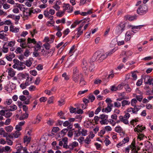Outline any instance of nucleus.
<instances>
[{"label":"nucleus","instance_id":"c85d7f7f","mask_svg":"<svg viewBox=\"0 0 153 153\" xmlns=\"http://www.w3.org/2000/svg\"><path fill=\"white\" fill-rule=\"evenodd\" d=\"M78 143L76 141H74L70 144V149L72 150L73 149L78 146Z\"/></svg>","mask_w":153,"mask_h":153},{"label":"nucleus","instance_id":"5fc2aeb1","mask_svg":"<svg viewBox=\"0 0 153 153\" xmlns=\"http://www.w3.org/2000/svg\"><path fill=\"white\" fill-rule=\"evenodd\" d=\"M137 134L138 139H140V140H142L145 137L144 135L141 133H139V134Z\"/></svg>","mask_w":153,"mask_h":153},{"label":"nucleus","instance_id":"09e8293b","mask_svg":"<svg viewBox=\"0 0 153 153\" xmlns=\"http://www.w3.org/2000/svg\"><path fill=\"white\" fill-rule=\"evenodd\" d=\"M15 43L16 42L15 41H10L8 43L7 46L10 47H13L15 45Z\"/></svg>","mask_w":153,"mask_h":153},{"label":"nucleus","instance_id":"69168bd1","mask_svg":"<svg viewBox=\"0 0 153 153\" xmlns=\"http://www.w3.org/2000/svg\"><path fill=\"white\" fill-rule=\"evenodd\" d=\"M3 8L4 9L7 10L9 9L10 7V6L7 3H5L3 4Z\"/></svg>","mask_w":153,"mask_h":153},{"label":"nucleus","instance_id":"aec40b11","mask_svg":"<svg viewBox=\"0 0 153 153\" xmlns=\"http://www.w3.org/2000/svg\"><path fill=\"white\" fill-rule=\"evenodd\" d=\"M0 135L3 136V137H5L8 136V133L3 128H0Z\"/></svg>","mask_w":153,"mask_h":153},{"label":"nucleus","instance_id":"f8f14e48","mask_svg":"<svg viewBox=\"0 0 153 153\" xmlns=\"http://www.w3.org/2000/svg\"><path fill=\"white\" fill-rule=\"evenodd\" d=\"M17 42L20 43V46L23 48H25L27 46L25 39H19L17 40Z\"/></svg>","mask_w":153,"mask_h":153},{"label":"nucleus","instance_id":"864d4df0","mask_svg":"<svg viewBox=\"0 0 153 153\" xmlns=\"http://www.w3.org/2000/svg\"><path fill=\"white\" fill-rule=\"evenodd\" d=\"M65 11L63 10L62 11H59L56 13V15L57 16L61 17L64 14Z\"/></svg>","mask_w":153,"mask_h":153},{"label":"nucleus","instance_id":"a878e982","mask_svg":"<svg viewBox=\"0 0 153 153\" xmlns=\"http://www.w3.org/2000/svg\"><path fill=\"white\" fill-rule=\"evenodd\" d=\"M115 131L117 132L120 134H121V133L124 134L123 129L120 126H116L115 128Z\"/></svg>","mask_w":153,"mask_h":153},{"label":"nucleus","instance_id":"bf43d9fd","mask_svg":"<svg viewBox=\"0 0 153 153\" xmlns=\"http://www.w3.org/2000/svg\"><path fill=\"white\" fill-rule=\"evenodd\" d=\"M74 22L75 23L76 25H78L81 22L82 23V24L84 25V24L86 22V21L85 20H81L80 21H78L77 20H76Z\"/></svg>","mask_w":153,"mask_h":153},{"label":"nucleus","instance_id":"4be33fe9","mask_svg":"<svg viewBox=\"0 0 153 153\" xmlns=\"http://www.w3.org/2000/svg\"><path fill=\"white\" fill-rule=\"evenodd\" d=\"M52 147L53 149L55 150H57L61 149V148L59 146L57 145V143L56 141L53 142L51 144Z\"/></svg>","mask_w":153,"mask_h":153},{"label":"nucleus","instance_id":"de8ad7c7","mask_svg":"<svg viewBox=\"0 0 153 153\" xmlns=\"http://www.w3.org/2000/svg\"><path fill=\"white\" fill-rule=\"evenodd\" d=\"M4 149L5 152H10L12 151V149H11L10 147L8 146H5L4 147Z\"/></svg>","mask_w":153,"mask_h":153},{"label":"nucleus","instance_id":"f704fd0d","mask_svg":"<svg viewBox=\"0 0 153 153\" xmlns=\"http://www.w3.org/2000/svg\"><path fill=\"white\" fill-rule=\"evenodd\" d=\"M135 141H133L131 143V145L129 147H128V148H129V149L133 150L135 149V150H136V147L135 146Z\"/></svg>","mask_w":153,"mask_h":153},{"label":"nucleus","instance_id":"603ef678","mask_svg":"<svg viewBox=\"0 0 153 153\" xmlns=\"http://www.w3.org/2000/svg\"><path fill=\"white\" fill-rule=\"evenodd\" d=\"M114 106L115 107L118 108H120L121 106V103L118 101H116L114 102Z\"/></svg>","mask_w":153,"mask_h":153},{"label":"nucleus","instance_id":"c756f323","mask_svg":"<svg viewBox=\"0 0 153 153\" xmlns=\"http://www.w3.org/2000/svg\"><path fill=\"white\" fill-rule=\"evenodd\" d=\"M84 142L85 143V146L87 147H88V145L91 143V140L88 138V137H87L84 140Z\"/></svg>","mask_w":153,"mask_h":153},{"label":"nucleus","instance_id":"473e14b6","mask_svg":"<svg viewBox=\"0 0 153 153\" xmlns=\"http://www.w3.org/2000/svg\"><path fill=\"white\" fill-rule=\"evenodd\" d=\"M24 142L26 144H28L30 142L31 138L30 137L27 136H25L24 137Z\"/></svg>","mask_w":153,"mask_h":153},{"label":"nucleus","instance_id":"4468645a","mask_svg":"<svg viewBox=\"0 0 153 153\" xmlns=\"http://www.w3.org/2000/svg\"><path fill=\"white\" fill-rule=\"evenodd\" d=\"M25 121L19 122L18 125L16 126L15 128V129L16 131H20L22 130V127L25 124Z\"/></svg>","mask_w":153,"mask_h":153},{"label":"nucleus","instance_id":"8fccbe9b","mask_svg":"<svg viewBox=\"0 0 153 153\" xmlns=\"http://www.w3.org/2000/svg\"><path fill=\"white\" fill-rule=\"evenodd\" d=\"M86 84V82L84 80L83 78L81 79L79 82L80 85V86H83L85 85Z\"/></svg>","mask_w":153,"mask_h":153},{"label":"nucleus","instance_id":"1a4fd4ad","mask_svg":"<svg viewBox=\"0 0 153 153\" xmlns=\"http://www.w3.org/2000/svg\"><path fill=\"white\" fill-rule=\"evenodd\" d=\"M125 27V24L123 23H121L117 27L116 30L118 33H121L124 30Z\"/></svg>","mask_w":153,"mask_h":153},{"label":"nucleus","instance_id":"b1692460","mask_svg":"<svg viewBox=\"0 0 153 153\" xmlns=\"http://www.w3.org/2000/svg\"><path fill=\"white\" fill-rule=\"evenodd\" d=\"M119 118L121 122H123V123L126 124L128 123V120L123 117L122 116H120L119 117Z\"/></svg>","mask_w":153,"mask_h":153},{"label":"nucleus","instance_id":"ddd939ff","mask_svg":"<svg viewBox=\"0 0 153 153\" xmlns=\"http://www.w3.org/2000/svg\"><path fill=\"white\" fill-rule=\"evenodd\" d=\"M62 2L59 0L56 1L55 4L53 6V7L56 10L58 11L60 8V5H61Z\"/></svg>","mask_w":153,"mask_h":153},{"label":"nucleus","instance_id":"680f3d73","mask_svg":"<svg viewBox=\"0 0 153 153\" xmlns=\"http://www.w3.org/2000/svg\"><path fill=\"white\" fill-rule=\"evenodd\" d=\"M19 149H20L21 152L22 151H23V152H22V153H28L27 151V149L26 147H21Z\"/></svg>","mask_w":153,"mask_h":153},{"label":"nucleus","instance_id":"774afa93","mask_svg":"<svg viewBox=\"0 0 153 153\" xmlns=\"http://www.w3.org/2000/svg\"><path fill=\"white\" fill-rule=\"evenodd\" d=\"M88 98L89 101L92 102L95 99V97L93 95H90L89 96Z\"/></svg>","mask_w":153,"mask_h":153},{"label":"nucleus","instance_id":"423d86ee","mask_svg":"<svg viewBox=\"0 0 153 153\" xmlns=\"http://www.w3.org/2000/svg\"><path fill=\"white\" fill-rule=\"evenodd\" d=\"M21 135L20 131H15L14 132L10 134H8V137L13 140L15 138H18Z\"/></svg>","mask_w":153,"mask_h":153},{"label":"nucleus","instance_id":"c9c22d12","mask_svg":"<svg viewBox=\"0 0 153 153\" xmlns=\"http://www.w3.org/2000/svg\"><path fill=\"white\" fill-rule=\"evenodd\" d=\"M28 116V114L27 113H25L21 115L19 118L20 120H23L27 118Z\"/></svg>","mask_w":153,"mask_h":153},{"label":"nucleus","instance_id":"f257e3e1","mask_svg":"<svg viewBox=\"0 0 153 153\" xmlns=\"http://www.w3.org/2000/svg\"><path fill=\"white\" fill-rule=\"evenodd\" d=\"M118 49L117 47L114 48L110 51L104 53L100 51H97L95 53L92 57V59L93 61L97 60L102 62L108 56L111 55L114 52L116 51Z\"/></svg>","mask_w":153,"mask_h":153},{"label":"nucleus","instance_id":"5701e85b","mask_svg":"<svg viewBox=\"0 0 153 153\" xmlns=\"http://www.w3.org/2000/svg\"><path fill=\"white\" fill-rule=\"evenodd\" d=\"M17 70L19 71L22 70L25 68V66L23 65L22 63L20 61H19V66H18Z\"/></svg>","mask_w":153,"mask_h":153},{"label":"nucleus","instance_id":"6ab92c4d","mask_svg":"<svg viewBox=\"0 0 153 153\" xmlns=\"http://www.w3.org/2000/svg\"><path fill=\"white\" fill-rule=\"evenodd\" d=\"M79 132H80V134L82 135V136H85L87 135L88 134V131L85 129L82 128L81 129L79 130Z\"/></svg>","mask_w":153,"mask_h":153},{"label":"nucleus","instance_id":"393cba45","mask_svg":"<svg viewBox=\"0 0 153 153\" xmlns=\"http://www.w3.org/2000/svg\"><path fill=\"white\" fill-rule=\"evenodd\" d=\"M6 137V142L7 144L10 146L12 145L13 143V142L12 140L10 138L8 137V136H7V137Z\"/></svg>","mask_w":153,"mask_h":153},{"label":"nucleus","instance_id":"7ed1b4c3","mask_svg":"<svg viewBox=\"0 0 153 153\" xmlns=\"http://www.w3.org/2000/svg\"><path fill=\"white\" fill-rule=\"evenodd\" d=\"M76 60L75 57L74 56H72L71 55L68 59L67 62L65 64V66L66 68H69L72 66L73 62Z\"/></svg>","mask_w":153,"mask_h":153},{"label":"nucleus","instance_id":"c03bdc74","mask_svg":"<svg viewBox=\"0 0 153 153\" xmlns=\"http://www.w3.org/2000/svg\"><path fill=\"white\" fill-rule=\"evenodd\" d=\"M74 139L75 140L76 139V137H78L80 135V132H79V130H76L75 131H74Z\"/></svg>","mask_w":153,"mask_h":153},{"label":"nucleus","instance_id":"7c9ffc66","mask_svg":"<svg viewBox=\"0 0 153 153\" xmlns=\"http://www.w3.org/2000/svg\"><path fill=\"white\" fill-rule=\"evenodd\" d=\"M3 31H1L0 32V39H3L5 41H7V38L5 37L6 36V34H4L3 33H2Z\"/></svg>","mask_w":153,"mask_h":153},{"label":"nucleus","instance_id":"0eeeda50","mask_svg":"<svg viewBox=\"0 0 153 153\" xmlns=\"http://www.w3.org/2000/svg\"><path fill=\"white\" fill-rule=\"evenodd\" d=\"M91 63H89L88 61L86 59H84L82 62V67L84 71L87 70L88 67Z\"/></svg>","mask_w":153,"mask_h":153},{"label":"nucleus","instance_id":"4c0bfd02","mask_svg":"<svg viewBox=\"0 0 153 153\" xmlns=\"http://www.w3.org/2000/svg\"><path fill=\"white\" fill-rule=\"evenodd\" d=\"M117 43V41L115 39L112 40L110 45V46L112 48L115 46Z\"/></svg>","mask_w":153,"mask_h":153},{"label":"nucleus","instance_id":"a18cd8bd","mask_svg":"<svg viewBox=\"0 0 153 153\" xmlns=\"http://www.w3.org/2000/svg\"><path fill=\"white\" fill-rule=\"evenodd\" d=\"M77 108H74L73 107L71 106L69 108L70 112L71 113H74L76 114Z\"/></svg>","mask_w":153,"mask_h":153},{"label":"nucleus","instance_id":"39448f33","mask_svg":"<svg viewBox=\"0 0 153 153\" xmlns=\"http://www.w3.org/2000/svg\"><path fill=\"white\" fill-rule=\"evenodd\" d=\"M108 116L104 114H102L100 115V119L101 120L100 122L101 125L107 124L108 123Z\"/></svg>","mask_w":153,"mask_h":153},{"label":"nucleus","instance_id":"9d476101","mask_svg":"<svg viewBox=\"0 0 153 153\" xmlns=\"http://www.w3.org/2000/svg\"><path fill=\"white\" fill-rule=\"evenodd\" d=\"M112 107H113V104L112 103H109L108 104L107 107L103 108L102 109V111L103 112L108 113L110 112L111 110Z\"/></svg>","mask_w":153,"mask_h":153},{"label":"nucleus","instance_id":"dca6fc26","mask_svg":"<svg viewBox=\"0 0 153 153\" xmlns=\"http://www.w3.org/2000/svg\"><path fill=\"white\" fill-rule=\"evenodd\" d=\"M143 26V25H139L137 26H134L132 25H129L127 26V27L128 28H131L132 29V32L134 33V29H140L141 28H142Z\"/></svg>","mask_w":153,"mask_h":153},{"label":"nucleus","instance_id":"338daca9","mask_svg":"<svg viewBox=\"0 0 153 153\" xmlns=\"http://www.w3.org/2000/svg\"><path fill=\"white\" fill-rule=\"evenodd\" d=\"M84 138L82 137H80L77 140L80 144H82V142L84 141Z\"/></svg>","mask_w":153,"mask_h":153},{"label":"nucleus","instance_id":"72a5a7b5","mask_svg":"<svg viewBox=\"0 0 153 153\" xmlns=\"http://www.w3.org/2000/svg\"><path fill=\"white\" fill-rule=\"evenodd\" d=\"M42 118L41 117L38 115L37 116L36 120L33 122V123L34 124H37L39 123L41 121Z\"/></svg>","mask_w":153,"mask_h":153},{"label":"nucleus","instance_id":"bb28decb","mask_svg":"<svg viewBox=\"0 0 153 153\" xmlns=\"http://www.w3.org/2000/svg\"><path fill=\"white\" fill-rule=\"evenodd\" d=\"M131 33L129 31H127L125 34V40L126 41H127L131 39Z\"/></svg>","mask_w":153,"mask_h":153},{"label":"nucleus","instance_id":"4d7b16f0","mask_svg":"<svg viewBox=\"0 0 153 153\" xmlns=\"http://www.w3.org/2000/svg\"><path fill=\"white\" fill-rule=\"evenodd\" d=\"M64 114V113L63 112L61 111L58 113V116L60 117V118L65 119V117L62 116Z\"/></svg>","mask_w":153,"mask_h":153},{"label":"nucleus","instance_id":"37998d69","mask_svg":"<svg viewBox=\"0 0 153 153\" xmlns=\"http://www.w3.org/2000/svg\"><path fill=\"white\" fill-rule=\"evenodd\" d=\"M36 11V10H30L28 13L27 12H26L25 11H24V14L25 16L26 15L25 14L26 13L27 14L26 16H30L31 13H35Z\"/></svg>","mask_w":153,"mask_h":153},{"label":"nucleus","instance_id":"2f4dec72","mask_svg":"<svg viewBox=\"0 0 153 153\" xmlns=\"http://www.w3.org/2000/svg\"><path fill=\"white\" fill-rule=\"evenodd\" d=\"M8 73L9 75L11 77L15 75V72L13 69L12 68L9 69Z\"/></svg>","mask_w":153,"mask_h":153},{"label":"nucleus","instance_id":"cd10ccee","mask_svg":"<svg viewBox=\"0 0 153 153\" xmlns=\"http://www.w3.org/2000/svg\"><path fill=\"white\" fill-rule=\"evenodd\" d=\"M4 128L7 133L11 132L13 129V127L11 126H6Z\"/></svg>","mask_w":153,"mask_h":153},{"label":"nucleus","instance_id":"6e6d98bb","mask_svg":"<svg viewBox=\"0 0 153 153\" xmlns=\"http://www.w3.org/2000/svg\"><path fill=\"white\" fill-rule=\"evenodd\" d=\"M76 50L75 47L74 45L71 48L69 52V53L72 54Z\"/></svg>","mask_w":153,"mask_h":153},{"label":"nucleus","instance_id":"052dcab7","mask_svg":"<svg viewBox=\"0 0 153 153\" xmlns=\"http://www.w3.org/2000/svg\"><path fill=\"white\" fill-rule=\"evenodd\" d=\"M32 64L31 61L29 60H27L25 62V65L28 67H30Z\"/></svg>","mask_w":153,"mask_h":153},{"label":"nucleus","instance_id":"58836bf2","mask_svg":"<svg viewBox=\"0 0 153 153\" xmlns=\"http://www.w3.org/2000/svg\"><path fill=\"white\" fill-rule=\"evenodd\" d=\"M27 40V44L33 43L34 44H35L36 43V41L34 39H31L30 38H28Z\"/></svg>","mask_w":153,"mask_h":153},{"label":"nucleus","instance_id":"a19ab883","mask_svg":"<svg viewBox=\"0 0 153 153\" xmlns=\"http://www.w3.org/2000/svg\"><path fill=\"white\" fill-rule=\"evenodd\" d=\"M12 113L8 110H6L4 116L6 118H9L12 115Z\"/></svg>","mask_w":153,"mask_h":153},{"label":"nucleus","instance_id":"3c124183","mask_svg":"<svg viewBox=\"0 0 153 153\" xmlns=\"http://www.w3.org/2000/svg\"><path fill=\"white\" fill-rule=\"evenodd\" d=\"M10 108L9 109V110L10 111H14L17 109V107L15 105H11L10 106Z\"/></svg>","mask_w":153,"mask_h":153},{"label":"nucleus","instance_id":"a211bd4d","mask_svg":"<svg viewBox=\"0 0 153 153\" xmlns=\"http://www.w3.org/2000/svg\"><path fill=\"white\" fill-rule=\"evenodd\" d=\"M19 30V28L15 27L12 25H11L10 27V31L14 33H16L18 32Z\"/></svg>","mask_w":153,"mask_h":153},{"label":"nucleus","instance_id":"6e6552de","mask_svg":"<svg viewBox=\"0 0 153 153\" xmlns=\"http://www.w3.org/2000/svg\"><path fill=\"white\" fill-rule=\"evenodd\" d=\"M64 10L66 11L69 13H71L73 11V7L69 4H65L63 6Z\"/></svg>","mask_w":153,"mask_h":153},{"label":"nucleus","instance_id":"2eb2a0df","mask_svg":"<svg viewBox=\"0 0 153 153\" xmlns=\"http://www.w3.org/2000/svg\"><path fill=\"white\" fill-rule=\"evenodd\" d=\"M145 128V127H143L142 125H138L134 128V130L135 131H137V133H140L142 132Z\"/></svg>","mask_w":153,"mask_h":153},{"label":"nucleus","instance_id":"9b49d317","mask_svg":"<svg viewBox=\"0 0 153 153\" xmlns=\"http://www.w3.org/2000/svg\"><path fill=\"white\" fill-rule=\"evenodd\" d=\"M152 81H153V79L150 76H147L144 77V82L145 84H149L151 85Z\"/></svg>","mask_w":153,"mask_h":153},{"label":"nucleus","instance_id":"e433bc0d","mask_svg":"<svg viewBox=\"0 0 153 153\" xmlns=\"http://www.w3.org/2000/svg\"><path fill=\"white\" fill-rule=\"evenodd\" d=\"M134 108H132L133 113L136 114L140 109L139 106H133Z\"/></svg>","mask_w":153,"mask_h":153},{"label":"nucleus","instance_id":"20e7f679","mask_svg":"<svg viewBox=\"0 0 153 153\" xmlns=\"http://www.w3.org/2000/svg\"><path fill=\"white\" fill-rule=\"evenodd\" d=\"M148 10L146 4H142L138 8L137 12L138 14L142 15L146 13Z\"/></svg>","mask_w":153,"mask_h":153},{"label":"nucleus","instance_id":"49530a36","mask_svg":"<svg viewBox=\"0 0 153 153\" xmlns=\"http://www.w3.org/2000/svg\"><path fill=\"white\" fill-rule=\"evenodd\" d=\"M137 100L135 99H132L130 102L131 105L132 106H135L136 105V104L137 102Z\"/></svg>","mask_w":153,"mask_h":153},{"label":"nucleus","instance_id":"0e129e2a","mask_svg":"<svg viewBox=\"0 0 153 153\" xmlns=\"http://www.w3.org/2000/svg\"><path fill=\"white\" fill-rule=\"evenodd\" d=\"M23 51L22 49L20 47L17 48L16 49L15 52L16 53H20Z\"/></svg>","mask_w":153,"mask_h":153},{"label":"nucleus","instance_id":"412c9836","mask_svg":"<svg viewBox=\"0 0 153 153\" xmlns=\"http://www.w3.org/2000/svg\"><path fill=\"white\" fill-rule=\"evenodd\" d=\"M130 102L126 100H123L121 102L122 108H123L126 105H128L130 104Z\"/></svg>","mask_w":153,"mask_h":153},{"label":"nucleus","instance_id":"f03ea898","mask_svg":"<svg viewBox=\"0 0 153 153\" xmlns=\"http://www.w3.org/2000/svg\"><path fill=\"white\" fill-rule=\"evenodd\" d=\"M82 76V74L79 72L78 68L75 67L73 70L72 79L75 82H77L79 78Z\"/></svg>","mask_w":153,"mask_h":153},{"label":"nucleus","instance_id":"79ce46f5","mask_svg":"<svg viewBox=\"0 0 153 153\" xmlns=\"http://www.w3.org/2000/svg\"><path fill=\"white\" fill-rule=\"evenodd\" d=\"M94 65L92 64H91L90 65H89L87 70L90 72H92L94 71Z\"/></svg>","mask_w":153,"mask_h":153},{"label":"nucleus","instance_id":"ea45409f","mask_svg":"<svg viewBox=\"0 0 153 153\" xmlns=\"http://www.w3.org/2000/svg\"><path fill=\"white\" fill-rule=\"evenodd\" d=\"M125 18L126 19H128L129 21H132L135 19L136 17L135 16H125Z\"/></svg>","mask_w":153,"mask_h":153},{"label":"nucleus","instance_id":"e2e57ef3","mask_svg":"<svg viewBox=\"0 0 153 153\" xmlns=\"http://www.w3.org/2000/svg\"><path fill=\"white\" fill-rule=\"evenodd\" d=\"M58 105L61 106L65 104V100L64 99H61L58 101Z\"/></svg>","mask_w":153,"mask_h":153},{"label":"nucleus","instance_id":"f3484780","mask_svg":"<svg viewBox=\"0 0 153 153\" xmlns=\"http://www.w3.org/2000/svg\"><path fill=\"white\" fill-rule=\"evenodd\" d=\"M83 25V24H82L80 26L77 28V33L76 36L77 38H78L83 33V30H82V29Z\"/></svg>","mask_w":153,"mask_h":153},{"label":"nucleus","instance_id":"13d9d810","mask_svg":"<svg viewBox=\"0 0 153 153\" xmlns=\"http://www.w3.org/2000/svg\"><path fill=\"white\" fill-rule=\"evenodd\" d=\"M124 86L127 92H130L131 91V89L128 85H125Z\"/></svg>","mask_w":153,"mask_h":153}]
</instances>
